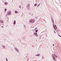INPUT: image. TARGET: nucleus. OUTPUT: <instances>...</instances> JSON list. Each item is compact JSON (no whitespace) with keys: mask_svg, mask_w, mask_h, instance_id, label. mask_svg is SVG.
<instances>
[{"mask_svg":"<svg viewBox=\"0 0 61 61\" xmlns=\"http://www.w3.org/2000/svg\"><path fill=\"white\" fill-rule=\"evenodd\" d=\"M34 35L35 36H37V33H34Z\"/></svg>","mask_w":61,"mask_h":61,"instance_id":"4","label":"nucleus"},{"mask_svg":"<svg viewBox=\"0 0 61 61\" xmlns=\"http://www.w3.org/2000/svg\"><path fill=\"white\" fill-rule=\"evenodd\" d=\"M1 27H3H3H3V26H1Z\"/></svg>","mask_w":61,"mask_h":61,"instance_id":"18","label":"nucleus"},{"mask_svg":"<svg viewBox=\"0 0 61 61\" xmlns=\"http://www.w3.org/2000/svg\"><path fill=\"white\" fill-rule=\"evenodd\" d=\"M53 60H54V59H56L55 58V57H53Z\"/></svg>","mask_w":61,"mask_h":61,"instance_id":"12","label":"nucleus"},{"mask_svg":"<svg viewBox=\"0 0 61 61\" xmlns=\"http://www.w3.org/2000/svg\"><path fill=\"white\" fill-rule=\"evenodd\" d=\"M53 46H54V44H53Z\"/></svg>","mask_w":61,"mask_h":61,"instance_id":"21","label":"nucleus"},{"mask_svg":"<svg viewBox=\"0 0 61 61\" xmlns=\"http://www.w3.org/2000/svg\"><path fill=\"white\" fill-rule=\"evenodd\" d=\"M54 29H56V28L55 26H54Z\"/></svg>","mask_w":61,"mask_h":61,"instance_id":"14","label":"nucleus"},{"mask_svg":"<svg viewBox=\"0 0 61 61\" xmlns=\"http://www.w3.org/2000/svg\"><path fill=\"white\" fill-rule=\"evenodd\" d=\"M34 5H35V6H36V5H37V4H34Z\"/></svg>","mask_w":61,"mask_h":61,"instance_id":"9","label":"nucleus"},{"mask_svg":"<svg viewBox=\"0 0 61 61\" xmlns=\"http://www.w3.org/2000/svg\"><path fill=\"white\" fill-rule=\"evenodd\" d=\"M56 60V59H54V60Z\"/></svg>","mask_w":61,"mask_h":61,"instance_id":"19","label":"nucleus"},{"mask_svg":"<svg viewBox=\"0 0 61 61\" xmlns=\"http://www.w3.org/2000/svg\"><path fill=\"white\" fill-rule=\"evenodd\" d=\"M16 22L15 21V20L14 21V25H15V22Z\"/></svg>","mask_w":61,"mask_h":61,"instance_id":"5","label":"nucleus"},{"mask_svg":"<svg viewBox=\"0 0 61 61\" xmlns=\"http://www.w3.org/2000/svg\"><path fill=\"white\" fill-rule=\"evenodd\" d=\"M39 5L37 6V7H38V6H39Z\"/></svg>","mask_w":61,"mask_h":61,"instance_id":"20","label":"nucleus"},{"mask_svg":"<svg viewBox=\"0 0 61 61\" xmlns=\"http://www.w3.org/2000/svg\"><path fill=\"white\" fill-rule=\"evenodd\" d=\"M59 35V36H60V37H61V36H60V35Z\"/></svg>","mask_w":61,"mask_h":61,"instance_id":"17","label":"nucleus"},{"mask_svg":"<svg viewBox=\"0 0 61 61\" xmlns=\"http://www.w3.org/2000/svg\"><path fill=\"white\" fill-rule=\"evenodd\" d=\"M6 60H7V61H8L7 59Z\"/></svg>","mask_w":61,"mask_h":61,"instance_id":"22","label":"nucleus"},{"mask_svg":"<svg viewBox=\"0 0 61 61\" xmlns=\"http://www.w3.org/2000/svg\"><path fill=\"white\" fill-rule=\"evenodd\" d=\"M0 22L1 23H4V21L3 20H1L0 21Z\"/></svg>","mask_w":61,"mask_h":61,"instance_id":"3","label":"nucleus"},{"mask_svg":"<svg viewBox=\"0 0 61 61\" xmlns=\"http://www.w3.org/2000/svg\"><path fill=\"white\" fill-rule=\"evenodd\" d=\"M15 13H18V12L16 11H15Z\"/></svg>","mask_w":61,"mask_h":61,"instance_id":"8","label":"nucleus"},{"mask_svg":"<svg viewBox=\"0 0 61 61\" xmlns=\"http://www.w3.org/2000/svg\"><path fill=\"white\" fill-rule=\"evenodd\" d=\"M56 56V57H57V56Z\"/></svg>","mask_w":61,"mask_h":61,"instance_id":"23","label":"nucleus"},{"mask_svg":"<svg viewBox=\"0 0 61 61\" xmlns=\"http://www.w3.org/2000/svg\"><path fill=\"white\" fill-rule=\"evenodd\" d=\"M6 60H7V58H6Z\"/></svg>","mask_w":61,"mask_h":61,"instance_id":"25","label":"nucleus"},{"mask_svg":"<svg viewBox=\"0 0 61 61\" xmlns=\"http://www.w3.org/2000/svg\"><path fill=\"white\" fill-rule=\"evenodd\" d=\"M6 11V9H5V12Z\"/></svg>","mask_w":61,"mask_h":61,"instance_id":"6","label":"nucleus"},{"mask_svg":"<svg viewBox=\"0 0 61 61\" xmlns=\"http://www.w3.org/2000/svg\"><path fill=\"white\" fill-rule=\"evenodd\" d=\"M30 23H34L35 22V20L34 19H31L30 21Z\"/></svg>","mask_w":61,"mask_h":61,"instance_id":"1","label":"nucleus"},{"mask_svg":"<svg viewBox=\"0 0 61 61\" xmlns=\"http://www.w3.org/2000/svg\"><path fill=\"white\" fill-rule=\"evenodd\" d=\"M54 55H55V56H56V55L55 54H54Z\"/></svg>","mask_w":61,"mask_h":61,"instance_id":"16","label":"nucleus"},{"mask_svg":"<svg viewBox=\"0 0 61 61\" xmlns=\"http://www.w3.org/2000/svg\"><path fill=\"white\" fill-rule=\"evenodd\" d=\"M20 8H21V7H20Z\"/></svg>","mask_w":61,"mask_h":61,"instance_id":"24","label":"nucleus"},{"mask_svg":"<svg viewBox=\"0 0 61 61\" xmlns=\"http://www.w3.org/2000/svg\"><path fill=\"white\" fill-rule=\"evenodd\" d=\"M36 29H37V28H35V30H36Z\"/></svg>","mask_w":61,"mask_h":61,"instance_id":"15","label":"nucleus"},{"mask_svg":"<svg viewBox=\"0 0 61 61\" xmlns=\"http://www.w3.org/2000/svg\"><path fill=\"white\" fill-rule=\"evenodd\" d=\"M38 31V30H36V32H37V31Z\"/></svg>","mask_w":61,"mask_h":61,"instance_id":"10","label":"nucleus"},{"mask_svg":"<svg viewBox=\"0 0 61 61\" xmlns=\"http://www.w3.org/2000/svg\"><path fill=\"white\" fill-rule=\"evenodd\" d=\"M55 26L56 28H57L56 27V25H55Z\"/></svg>","mask_w":61,"mask_h":61,"instance_id":"13","label":"nucleus"},{"mask_svg":"<svg viewBox=\"0 0 61 61\" xmlns=\"http://www.w3.org/2000/svg\"><path fill=\"white\" fill-rule=\"evenodd\" d=\"M5 5H7V3H5Z\"/></svg>","mask_w":61,"mask_h":61,"instance_id":"11","label":"nucleus"},{"mask_svg":"<svg viewBox=\"0 0 61 61\" xmlns=\"http://www.w3.org/2000/svg\"><path fill=\"white\" fill-rule=\"evenodd\" d=\"M11 15V11H9L8 12V15Z\"/></svg>","mask_w":61,"mask_h":61,"instance_id":"2","label":"nucleus"},{"mask_svg":"<svg viewBox=\"0 0 61 61\" xmlns=\"http://www.w3.org/2000/svg\"><path fill=\"white\" fill-rule=\"evenodd\" d=\"M36 56H40V54H39V55H36Z\"/></svg>","mask_w":61,"mask_h":61,"instance_id":"7","label":"nucleus"}]
</instances>
